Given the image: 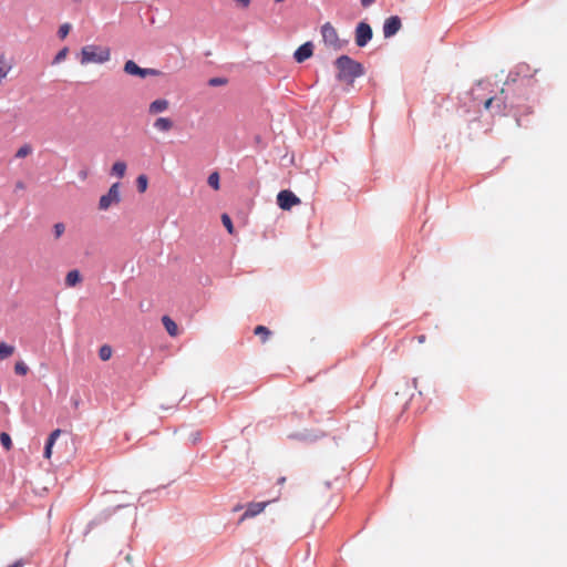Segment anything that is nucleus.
Instances as JSON below:
<instances>
[{
  "label": "nucleus",
  "mask_w": 567,
  "mask_h": 567,
  "mask_svg": "<svg viewBox=\"0 0 567 567\" xmlns=\"http://www.w3.org/2000/svg\"><path fill=\"white\" fill-rule=\"evenodd\" d=\"M127 165L125 162L117 161L113 164L111 173L120 178H122L125 175Z\"/></svg>",
  "instance_id": "6ab92c4d"
},
{
  "label": "nucleus",
  "mask_w": 567,
  "mask_h": 567,
  "mask_svg": "<svg viewBox=\"0 0 567 567\" xmlns=\"http://www.w3.org/2000/svg\"><path fill=\"white\" fill-rule=\"evenodd\" d=\"M23 565L22 560H17L16 563H13L12 565L8 566V567H21Z\"/></svg>",
  "instance_id": "58836bf2"
},
{
  "label": "nucleus",
  "mask_w": 567,
  "mask_h": 567,
  "mask_svg": "<svg viewBox=\"0 0 567 567\" xmlns=\"http://www.w3.org/2000/svg\"><path fill=\"white\" fill-rule=\"evenodd\" d=\"M81 176H82L83 178H85L86 173L82 172V173H81Z\"/></svg>",
  "instance_id": "79ce46f5"
},
{
  "label": "nucleus",
  "mask_w": 567,
  "mask_h": 567,
  "mask_svg": "<svg viewBox=\"0 0 567 567\" xmlns=\"http://www.w3.org/2000/svg\"><path fill=\"white\" fill-rule=\"evenodd\" d=\"M240 3L243 7L247 8L250 4V0H235Z\"/></svg>",
  "instance_id": "e433bc0d"
},
{
  "label": "nucleus",
  "mask_w": 567,
  "mask_h": 567,
  "mask_svg": "<svg viewBox=\"0 0 567 567\" xmlns=\"http://www.w3.org/2000/svg\"><path fill=\"white\" fill-rule=\"evenodd\" d=\"M120 186L121 184L118 182L112 184L107 193L100 197V210H107L113 204H118L121 202Z\"/></svg>",
  "instance_id": "20e7f679"
},
{
  "label": "nucleus",
  "mask_w": 567,
  "mask_h": 567,
  "mask_svg": "<svg viewBox=\"0 0 567 567\" xmlns=\"http://www.w3.org/2000/svg\"><path fill=\"white\" fill-rule=\"evenodd\" d=\"M52 230H53L54 237L58 239L64 234L65 225L63 223H56L53 225Z\"/></svg>",
  "instance_id": "2f4dec72"
},
{
  "label": "nucleus",
  "mask_w": 567,
  "mask_h": 567,
  "mask_svg": "<svg viewBox=\"0 0 567 567\" xmlns=\"http://www.w3.org/2000/svg\"><path fill=\"white\" fill-rule=\"evenodd\" d=\"M112 355V348L107 344H104L99 350V357L102 361H106Z\"/></svg>",
  "instance_id": "b1692460"
},
{
  "label": "nucleus",
  "mask_w": 567,
  "mask_h": 567,
  "mask_svg": "<svg viewBox=\"0 0 567 567\" xmlns=\"http://www.w3.org/2000/svg\"><path fill=\"white\" fill-rule=\"evenodd\" d=\"M528 66L525 64H519L515 68V70L511 71L507 75L505 85H509L511 83H515L522 76L523 79H527L529 75L527 74Z\"/></svg>",
  "instance_id": "f8f14e48"
},
{
  "label": "nucleus",
  "mask_w": 567,
  "mask_h": 567,
  "mask_svg": "<svg viewBox=\"0 0 567 567\" xmlns=\"http://www.w3.org/2000/svg\"><path fill=\"white\" fill-rule=\"evenodd\" d=\"M322 41L327 47L338 51L343 48V42L339 39L336 28L330 23L326 22L320 28Z\"/></svg>",
  "instance_id": "7ed1b4c3"
},
{
  "label": "nucleus",
  "mask_w": 567,
  "mask_h": 567,
  "mask_svg": "<svg viewBox=\"0 0 567 567\" xmlns=\"http://www.w3.org/2000/svg\"><path fill=\"white\" fill-rule=\"evenodd\" d=\"M32 153V147L29 144L22 145L16 153L17 158H23Z\"/></svg>",
  "instance_id": "393cba45"
},
{
  "label": "nucleus",
  "mask_w": 567,
  "mask_h": 567,
  "mask_svg": "<svg viewBox=\"0 0 567 567\" xmlns=\"http://www.w3.org/2000/svg\"><path fill=\"white\" fill-rule=\"evenodd\" d=\"M505 92H506V90L503 87L501 90L499 95L494 96L497 99V101H495V103H494V107L492 111L493 114H504L505 110L508 106H511V107L513 106V102L508 101V96L505 94Z\"/></svg>",
  "instance_id": "9b49d317"
},
{
  "label": "nucleus",
  "mask_w": 567,
  "mask_h": 567,
  "mask_svg": "<svg viewBox=\"0 0 567 567\" xmlns=\"http://www.w3.org/2000/svg\"><path fill=\"white\" fill-rule=\"evenodd\" d=\"M402 21L399 16H391L383 23V35L385 39L394 37L401 29Z\"/></svg>",
  "instance_id": "1a4fd4ad"
},
{
  "label": "nucleus",
  "mask_w": 567,
  "mask_h": 567,
  "mask_svg": "<svg viewBox=\"0 0 567 567\" xmlns=\"http://www.w3.org/2000/svg\"><path fill=\"white\" fill-rule=\"evenodd\" d=\"M300 203V199L290 190H280L277 195V204L284 210H289L293 205Z\"/></svg>",
  "instance_id": "6e6552de"
},
{
  "label": "nucleus",
  "mask_w": 567,
  "mask_h": 567,
  "mask_svg": "<svg viewBox=\"0 0 567 567\" xmlns=\"http://www.w3.org/2000/svg\"><path fill=\"white\" fill-rule=\"evenodd\" d=\"M61 434V430L60 429H56L54 431H52L49 435V437L47 439V442H45V445H44V451H43V456L45 458H50L51 455H52V447L56 441V439L60 436Z\"/></svg>",
  "instance_id": "4468645a"
},
{
  "label": "nucleus",
  "mask_w": 567,
  "mask_h": 567,
  "mask_svg": "<svg viewBox=\"0 0 567 567\" xmlns=\"http://www.w3.org/2000/svg\"><path fill=\"white\" fill-rule=\"evenodd\" d=\"M72 29V25L70 23H63L60 25L59 30H58V37L60 39H64L66 38V35L69 34V32L71 31Z\"/></svg>",
  "instance_id": "c756f323"
},
{
  "label": "nucleus",
  "mask_w": 567,
  "mask_h": 567,
  "mask_svg": "<svg viewBox=\"0 0 567 567\" xmlns=\"http://www.w3.org/2000/svg\"><path fill=\"white\" fill-rule=\"evenodd\" d=\"M326 487L329 488L330 487V482H326Z\"/></svg>",
  "instance_id": "a19ab883"
},
{
  "label": "nucleus",
  "mask_w": 567,
  "mask_h": 567,
  "mask_svg": "<svg viewBox=\"0 0 567 567\" xmlns=\"http://www.w3.org/2000/svg\"><path fill=\"white\" fill-rule=\"evenodd\" d=\"M124 72L138 78H146V76H157L161 74V71L157 69H151V68H141L138 66L133 60H127L124 64Z\"/></svg>",
  "instance_id": "423d86ee"
},
{
  "label": "nucleus",
  "mask_w": 567,
  "mask_h": 567,
  "mask_svg": "<svg viewBox=\"0 0 567 567\" xmlns=\"http://www.w3.org/2000/svg\"><path fill=\"white\" fill-rule=\"evenodd\" d=\"M254 333L256 336H260L262 338V342H266L271 334V331L265 326H257L254 330Z\"/></svg>",
  "instance_id": "4be33fe9"
},
{
  "label": "nucleus",
  "mask_w": 567,
  "mask_h": 567,
  "mask_svg": "<svg viewBox=\"0 0 567 567\" xmlns=\"http://www.w3.org/2000/svg\"><path fill=\"white\" fill-rule=\"evenodd\" d=\"M14 352V347L6 342L0 343V360L9 358Z\"/></svg>",
  "instance_id": "aec40b11"
},
{
  "label": "nucleus",
  "mask_w": 567,
  "mask_h": 567,
  "mask_svg": "<svg viewBox=\"0 0 567 567\" xmlns=\"http://www.w3.org/2000/svg\"><path fill=\"white\" fill-rule=\"evenodd\" d=\"M208 185L214 188L215 190H218L220 187V177L217 172H213L207 179Z\"/></svg>",
  "instance_id": "412c9836"
},
{
  "label": "nucleus",
  "mask_w": 567,
  "mask_h": 567,
  "mask_svg": "<svg viewBox=\"0 0 567 567\" xmlns=\"http://www.w3.org/2000/svg\"><path fill=\"white\" fill-rule=\"evenodd\" d=\"M0 442H1L2 446H3L4 449H7V450H9V449L11 447V445H12L11 437H10V435H9L8 433H6V432H2V433L0 434Z\"/></svg>",
  "instance_id": "473e14b6"
},
{
  "label": "nucleus",
  "mask_w": 567,
  "mask_h": 567,
  "mask_svg": "<svg viewBox=\"0 0 567 567\" xmlns=\"http://www.w3.org/2000/svg\"><path fill=\"white\" fill-rule=\"evenodd\" d=\"M221 223L229 234H234V225L231 218L227 214L221 215Z\"/></svg>",
  "instance_id": "cd10ccee"
},
{
  "label": "nucleus",
  "mask_w": 567,
  "mask_h": 567,
  "mask_svg": "<svg viewBox=\"0 0 567 567\" xmlns=\"http://www.w3.org/2000/svg\"><path fill=\"white\" fill-rule=\"evenodd\" d=\"M324 435L326 434L320 431L303 430L301 432L290 433V434H288L287 437L289 440H296V441L311 444V443L317 442L319 439L323 437Z\"/></svg>",
  "instance_id": "0eeeda50"
},
{
  "label": "nucleus",
  "mask_w": 567,
  "mask_h": 567,
  "mask_svg": "<svg viewBox=\"0 0 567 567\" xmlns=\"http://www.w3.org/2000/svg\"><path fill=\"white\" fill-rule=\"evenodd\" d=\"M373 2H374V0H361V6H362L363 8H368V7H370Z\"/></svg>",
  "instance_id": "c9c22d12"
},
{
  "label": "nucleus",
  "mask_w": 567,
  "mask_h": 567,
  "mask_svg": "<svg viewBox=\"0 0 567 567\" xmlns=\"http://www.w3.org/2000/svg\"><path fill=\"white\" fill-rule=\"evenodd\" d=\"M202 440V432L200 431H192L187 437V441L192 444V445H196L197 443H199Z\"/></svg>",
  "instance_id": "7c9ffc66"
},
{
  "label": "nucleus",
  "mask_w": 567,
  "mask_h": 567,
  "mask_svg": "<svg viewBox=\"0 0 567 567\" xmlns=\"http://www.w3.org/2000/svg\"><path fill=\"white\" fill-rule=\"evenodd\" d=\"M312 54H313V43L311 41H307L303 44H301L300 47H298V49L293 53V59L296 60V62L302 63L306 60H308L309 58H311Z\"/></svg>",
  "instance_id": "9d476101"
},
{
  "label": "nucleus",
  "mask_w": 567,
  "mask_h": 567,
  "mask_svg": "<svg viewBox=\"0 0 567 567\" xmlns=\"http://www.w3.org/2000/svg\"><path fill=\"white\" fill-rule=\"evenodd\" d=\"M29 371L28 365L23 361H18L14 364V372L19 375H25Z\"/></svg>",
  "instance_id": "c85d7f7f"
},
{
  "label": "nucleus",
  "mask_w": 567,
  "mask_h": 567,
  "mask_svg": "<svg viewBox=\"0 0 567 567\" xmlns=\"http://www.w3.org/2000/svg\"><path fill=\"white\" fill-rule=\"evenodd\" d=\"M82 281V276L78 269H72L66 274L65 285L68 287H75Z\"/></svg>",
  "instance_id": "f3484780"
},
{
  "label": "nucleus",
  "mask_w": 567,
  "mask_h": 567,
  "mask_svg": "<svg viewBox=\"0 0 567 567\" xmlns=\"http://www.w3.org/2000/svg\"><path fill=\"white\" fill-rule=\"evenodd\" d=\"M372 37L373 30L368 22L361 21L357 24L354 30V41L359 48H364L372 40Z\"/></svg>",
  "instance_id": "39448f33"
},
{
  "label": "nucleus",
  "mask_w": 567,
  "mask_h": 567,
  "mask_svg": "<svg viewBox=\"0 0 567 567\" xmlns=\"http://www.w3.org/2000/svg\"><path fill=\"white\" fill-rule=\"evenodd\" d=\"M495 101H497V99H496V97H493V96H492V97H489V99H487V100L484 102V107H485L486 110H491V111H493V107H494V103H495Z\"/></svg>",
  "instance_id": "72a5a7b5"
},
{
  "label": "nucleus",
  "mask_w": 567,
  "mask_h": 567,
  "mask_svg": "<svg viewBox=\"0 0 567 567\" xmlns=\"http://www.w3.org/2000/svg\"><path fill=\"white\" fill-rule=\"evenodd\" d=\"M333 65L337 70L336 79L339 82H343L350 85L353 84L355 79L364 75L365 73L362 63L355 61L347 54L338 56L334 60Z\"/></svg>",
  "instance_id": "f257e3e1"
},
{
  "label": "nucleus",
  "mask_w": 567,
  "mask_h": 567,
  "mask_svg": "<svg viewBox=\"0 0 567 567\" xmlns=\"http://www.w3.org/2000/svg\"><path fill=\"white\" fill-rule=\"evenodd\" d=\"M16 187L22 189L24 187V184L22 182H18Z\"/></svg>",
  "instance_id": "ea45409f"
},
{
  "label": "nucleus",
  "mask_w": 567,
  "mask_h": 567,
  "mask_svg": "<svg viewBox=\"0 0 567 567\" xmlns=\"http://www.w3.org/2000/svg\"><path fill=\"white\" fill-rule=\"evenodd\" d=\"M69 53V49L66 47H64L63 49H61L54 56L53 61H52V64H59L61 63L62 61L65 60L66 55Z\"/></svg>",
  "instance_id": "a878e982"
},
{
  "label": "nucleus",
  "mask_w": 567,
  "mask_h": 567,
  "mask_svg": "<svg viewBox=\"0 0 567 567\" xmlns=\"http://www.w3.org/2000/svg\"><path fill=\"white\" fill-rule=\"evenodd\" d=\"M111 58V50L96 44H87L81 49L80 63L86 65L89 63L103 64Z\"/></svg>",
  "instance_id": "f03ea898"
},
{
  "label": "nucleus",
  "mask_w": 567,
  "mask_h": 567,
  "mask_svg": "<svg viewBox=\"0 0 567 567\" xmlns=\"http://www.w3.org/2000/svg\"><path fill=\"white\" fill-rule=\"evenodd\" d=\"M80 401H81V399H80V396H79V395H72V396H71V402H72V404H73V406H74V408H78V406H79Z\"/></svg>",
  "instance_id": "f704fd0d"
},
{
  "label": "nucleus",
  "mask_w": 567,
  "mask_h": 567,
  "mask_svg": "<svg viewBox=\"0 0 567 567\" xmlns=\"http://www.w3.org/2000/svg\"><path fill=\"white\" fill-rule=\"evenodd\" d=\"M173 125H174L173 121L168 117H158V118H156V121L153 124L154 128H156L157 131H161V132L171 131Z\"/></svg>",
  "instance_id": "dca6fc26"
},
{
  "label": "nucleus",
  "mask_w": 567,
  "mask_h": 567,
  "mask_svg": "<svg viewBox=\"0 0 567 567\" xmlns=\"http://www.w3.org/2000/svg\"><path fill=\"white\" fill-rule=\"evenodd\" d=\"M416 382H417V379H416V378H414V379H413V384H414V385H416Z\"/></svg>",
  "instance_id": "37998d69"
},
{
  "label": "nucleus",
  "mask_w": 567,
  "mask_h": 567,
  "mask_svg": "<svg viewBox=\"0 0 567 567\" xmlns=\"http://www.w3.org/2000/svg\"><path fill=\"white\" fill-rule=\"evenodd\" d=\"M162 322L169 336L175 337L177 334V324L168 316H163Z\"/></svg>",
  "instance_id": "a211bd4d"
},
{
  "label": "nucleus",
  "mask_w": 567,
  "mask_h": 567,
  "mask_svg": "<svg viewBox=\"0 0 567 567\" xmlns=\"http://www.w3.org/2000/svg\"><path fill=\"white\" fill-rule=\"evenodd\" d=\"M168 104L166 99H157L150 104L148 112L151 114L162 113L168 109Z\"/></svg>",
  "instance_id": "2eb2a0df"
},
{
  "label": "nucleus",
  "mask_w": 567,
  "mask_h": 567,
  "mask_svg": "<svg viewBox=\"0 0 567 567\" xmlns=\"http://www.w3.org/2000/svg\"><path fill=\"white\" fill-rule=\"evenodd\" d=\"M148 178L142 174L136 178V187L140 193H144L147 189Z\"/></svg>",
  "instance_id": "5701e85b"
},
{
  "label": "nucleus",
  "mask_w": 567,
  "mask_h": 567,
  "mask_svg": "<svg viewBox=\"0 0 567 567\" xmlns=\"http://www.w3.org/2000/svg\"><path fill=\"white\" fill-rule=\"evenodd\" d=\"M228 83V79L227 78H221V76H216V78H212L208 80V85L209 86H223V85H226Z\"/></svg>",
  "instance_id": "bb28decb"
},
{
  "label": "nucleus",
  "mask_w": 567,
  "mask_h": 567,
  "mask_svg": "<svg viewBox=\"0 0 567 567\" xmlns=\"http://www.w3.org/2000/svg\"><path fill=\"white\" fill-rule=\"evenodd\" d=\"M266 505L267 503L265 502L249 503L240 520H244L249 517H255L256 515L260 514L265 509Z\"/></svg>",
  "instance_id": "ddd939ff"
},
{
  "label": "nucleus",
  "mask_w": 567,
  "mask_h": 567,
  "mask_svg": "<svg viewBox=\"0 0 567 567\" xmlns=\"http://www.w3.org/2000/svg\"><path fill=\"white\" fill-rule=\"evenodd\" d=\"M279 482H280V483H284V482H285V477H281V478L279 480Z\"/></svg>",
  "instance_id": "c03bdc74"
},
{
  "label": "nucleus",
  "mask_w": 567,
  "mask_h": 567,
  "mask_svg": "<svg viewBox=\"0 0 567 567\" xmlns=\"http://www.w3.org/2000/svg\"><path fill=\"white\" fill-rule=\"evenodd\" d=\"M416 339H417V342H419V343H424V342H425L426 337H425L424 334H420V336H417V337H416Z\"/></svg>",
  "instance_id": "4c0bfd02"
}]
</instances>
